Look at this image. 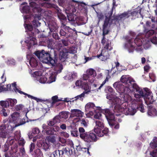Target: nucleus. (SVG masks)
Returning <instances> with one entry per match:
<instances>
[{
    "label": "nucleus",
    "instance_id": "nucleus-14",
    "mask_svg": "<svg viewBox=\"0 0 157 157\" xmlns=\"http://www.w3.org/2000/svg\"><path fill=\"white\" fill-rule=\"evenodd\" d=\"M71 113L70 117V118L74 117H82L83 115V113L81 110L77 109H75L71 110Z\"/></svg>",
    "mask_w": 157,
    "mask_h": 157
},
{
    "label": "nucleus",
    "instance_id": "nucleus-1",
    "mask_svg": "<svg viewBox=\"0 0 157 157\" xmlns=\"http://www.w3.org/2000/svg\"><path fill=\"white\" fill-rule=\"evenodd\" d=\"M121 82L125 86L119 82H115L113 84V87L120 93L125 92L129 93L130 88H132L133 91H136L137 94H135L134 97L136 98H140L141 97L146 98L145 102L148 105L152 104L154 101L153 97L151 95V93L148 89L144 91L142 90L136 83L134 79L126 75H122L120 78Z\"/></svg>",
    "mask_w": 157,
    "mask_h": 157
},
{
    "label": "nucleus",
    "instance_id": "nucleus-38",
    "mask_svg": "<svg viewBox=\"0 0 157 157\" xmlns=\"http://www.w3.org/2000/svg\"><path fill=\"white\" fill-rule=\"evenodd\" d=\"M67 17L69 21H75V15L71 13L67 14Z\"/></svg>",
    "mask_w": 157,
    "mask_h": 157
},
{
    "label": "nucleus",
    "instance_id": "nucleus-17",
    "mask_svg": "<svg viewBox=\"0 0 157 157\" xmlns=\"http://www.w3.org/2000/svg\"><path fill=\"white\" fill-rule=\"evenodd\" d=\"M148 107V115L151 117L157 116V111L155 108L152 105L149 106Z\"/></svg>",
    "mask_w": 157,
    "mask_h": 157
},
{
    "label": "nucleus",
    "instance_id": "nucleus-24",
    "mask_svg": "<svg viewBox=\"0 0 157 157\" xmlns=\"http://www.w3.org/2000/svg\"><path fill=\"white\" fill-rule=\"evenodd\" d=\"M59 117L56 116L52 120L48 121V125H48L49 127V126H54L56 124L59 122Z\"/></svg>",
    "mask_w": 157,
    "mask_h": 157
},
{
    "label": "nucleus",
    "instance_id": "nucleus-3",
    "mask_svg": "<svg viewBox=\"0 0 157 157\" xmlns=\"http://www.w3.org/2000/svg\"><path fill=\"white\" fill-rule=\"evenodd\" d=\"M128 102H122L121 105V107L118 109L117 111L116 112V113H113L108 109H104L102 110V112L105 114L106 119L109 121H114L115 119V115L117 116H121L124 112V110H125L128 108Z\"/></svg>",
    "mask_w": 157,
    "mask_h": 157
},
{
    "label": "nucleus",
    "instance_id": "nucleus-50",
    "mask_svg": "<svg viewBox=\"0 0 157 157\" xmlns=\"http://www.w3.org/2000/svg\"><path fill=\"white\" fill-rule=\"evenodd\" d=\"M96 113L94 115V117L96 119L100 120L101 118V114L100 112H95Z\"/></svg>",
    "mask_w": 157,
    "mask_h": 157
},
{
    "label": "nucleus",
    "instance_id": "nucleus-51",
    "mask_svg": "<svg viewBox=\"0 0 157 157\" xmlns=\"http://www.w3.org/2000/svg\"><path fill=\"white\" fill-rule=\"evenodd\" d=\"M91 78L89 75L86 73V74H84L83 75V79L84 80H88L90 82V79Z\"/></svg>",
    "mask_w": 157,
    "mask_h": 157
},
{
    "label": "nucleus",
    "instance_id": "nucleus-16",
    "mask_svg": "<svg viewBox=\"0 0 157 157\" xmlns=\"http://www.w3.org/2000/svg\"><path fill=\"white\" fill-rule=\"evenodd\" d=\"M86 73L89 75L91 78L90 79V82H93L95 79V77L96 76V72L92 68L88 69L86 71Z\"/></svg>",
    "mask_w": 157,
    "mask_h": 157
},
{
    "label": "nucleus",
    "instance_id": "nucleus-42",
    "mask_svg": "<svg viewBox=\"0 0 157 157\" xmlns=\"http://www.w3.org/2000/svg\"><path fill=\"white\" fill-rule=\"evenodd\" d=\"M68 52V53L74 54L76 52L75 48L72 46L69 48L68 49H67Z\"/></svg>",
    "mask_w": 157,
    "mask_h": 157
},
{
    "label": "nucleus",
    "instance_id": "nucleus-19",
    "mask_svg": "<svg viewBox=\"0 0 157 157\" xmlns=\"http://www.w3.org/2000/svg\"><path fill=\"white\" fill-rule=\"evenodd\" d=\"M124 112L122 114H124L126 115H134L136 112V109L135 108H132V106H129L127 109L124 110Z\"/></svg>",
    "mask_w": 157,
    "mask_h": 157
},
{
    "label": "nucleus",
    "instance_id": "nucleus-53",
    "mask_svg": "<svg viewBox=\"0 0 157 157\" xmlns=\"http://www.w3.org/2000/svg\"><path fill=\"white\" fill-rule=\"evenodd\" d=\"M77 74L75 73H71L69 75V78L70 79L75 78L77 77Z\"/></svg>",
    "mask_w": 157,
    "mask_h": 157
},
{
    "label": "nucleus",
    "instance_id": "nucleus-22",
    "mask_svg": "<svg viewBox=\"0 0 157 157\" xmlns=\"http://www.w3.org/2000/svg\"><path fill=\"white\" fill-rule=\"evenodd\" d=\"M125 94H120V96L122 99V101L124 102H128L131 100V97L128 94V93L125 92Z\"/></svg>",
    "mask_w": 157,
    "mask_h": 157
},
{
    "label": "nucleus",
    "instance_id": "nucleus-7",
    "mask_svg": "<svg viewBox=\"0 0 157 157\" xmlns=\"http://www.w3.org/2000/svg\"><path fill=\"white\" fill-rule=\"evenodd\" d=\"M137 14V12L136 11H133L131 13H129L128 12H125L117 16L114 15L112 16L111 17V23H113V22L114 21V23L115 24L116 21L124 20L126 18H128L131 16H133L134 15H136Z\"/></svg>",
    "mask_w": 157,
    "mask_h": 157
},
{
    "label": "nucleus",
    "instance_id": "nucleus-34",
    "mask_svg": "<svg viewBox=\"0 0 157 157\" xmlns=\"http://www.w3.org/2000/svg\"><path fill=\"white\" fill-rule=\"evenodd\" d=\"M9 102V107L10 108L12 109L14 105L17 102V100L15 99H10L8 100Z\"/></svg>",
    "mask_w": 157,
    "mask_h": 157
},
{
    "label": "nucleus",
    "instance_id": "nucleus-11",
    "mask_svg": "<svg viewBox=\"0 0 157 157\" xmlns=\"http://www.w3.org/2000/svg\"><path fill=\"white\" fill-rule=\"evenodd\" d=\"M94 132L98 137H102L105 135L107 136L109 132V129L107 128H105L103 130L101 131L100 128L98 127H95L94 128Z\"/></svg>",
    "mask_w": 157,
    "mask_h": 157
},
{
    "label": "nucleus",
    "instance_id": "nucleus-12",
    "mask_svg": "<svg viewBox=\"0 0 157 157\" xmlns=\"http://www.w3.org/2000/svg\"><path fill=\"white\" fill-rule=\"evenodd\" d=\"M68 54L66 48H63L62 50L60 51L59 54V59L61 62L65 61L67 58Z\"/></svg>",
    "mask_w": 157,
    "mask_h": 157
},
{
    "label": "nucleus",
    "instance_id": "nucleus-37",
    "mask_svg": "<svg viewBox=\"0 0 157 157\" xmlns=\"http://www.w3.org/2000/svg\"><path fill=\"white\" fill-rule=\"evenodd\" d=\"M32 24L33 25L34 28L35 30H36L39 31L38 29H36V28L38 27V25H40V23L38 21H37L36 19H34L32 22Z\"/></svg>",
    "mask_w": 157,
    "mask_h": 157
},
{
    "label": "nucleus",
    "instance_id": "nucleus-13",
    "mask_svg": "<svg viewBox=\"0 0 157 157\" xmlns=\"http://www.w3.org/2000/svg\"><path fill=\"white\" fill-rule=\"evenodd\" d=\"M62 29L60 30L59 33L61 36H68V33L71 32V29L69 27L63 25L62 27Z\"/></svg>",
    "mask_w": 157,
    "mask_h": 157
},
{
    "label": "nucleus",
    "instance_id": "nucleus-33",
    "mask_svg": "<svg viewBox=\"0 0 157 157\" xmlns=\"http://www.w3.org/2000/svg\"><path fill=\"white\" fill-rule=\"evenodd\" d=\"M7 90L13 91L17 90L16 84V83H13L12 84V86L11 85L8 84L7 85Z\"/></svg>",
    "mask_w": 157,
    "mask_h": 157
},
{
    "label": "nucleus",
    "instance_id": "nucleus-41",
    "mask_svg": "<svg viewBox=\"0 0 157 157\" xmlns=\"http://www.w3.org/2000/svg\"><path fill=\"white\" fill-rule=\"evenodd\" d=\"M97 17L98 18V24L104 18V15L101 13H97Z\"/></svg>",
    "mask_w": 157,
    "mask_h": 157
},
{
    "label": "nucleus",
    "instance_id": "nucleus-55",
    "mask_svg": "<svg viewBox=\"0 0 157 157\" xmlns=\"http://www.w3.org/2000/svg\"><path fill=\"white\" fill-rule=\"evenodd\" d=\"M23 108V106L22 104L17 105L15 107V109L17 111L21 110Z\"/></svg>",
    "mask_w": 157,
    "mask_h": 157
},
{
    "label": "nucleus",
    "instance_id": "nucleus-26",
    "mask_svg": "<svg viewBox=\"0 0 157 157\" xmlns=\"http://www.w3.org/2000/svg\"><path fill=\"white\" fill-rule=\"evenodd\" d=\"M29 63L31 67H36L38 65V62L33 57H31L29 61Z\"/></svg>",
    "mask_w": 157,
    "mask_h": 157
},
{
    "label": "nucleus",
    "instance_id": "nucleus-62",
    "mask_svg": "<svg viewBox=\"0 0 157 157\" xmlns=\"http://www.w3.org/2000/svg\"><path fill=\"white\" fill-rule=\"evenodd\" d=\"M46 78L44 77H41L39 79V81L41 83H44L46 82Z\"/></svg>",
    "mask_w": 157,
    "mask_h": 157
},
{
    "label": "nucleus",
    "instance_id": "nucleus-2",
    "mask_svg": "<svg viewBox=\"0 0 157 157\" xmlns=\"http://www.w3.org/2000/svg\"><path fill=\"white\" fill-rule=\"evenodd\" d=\"M47 43L48 47L51 49L49 52L44 50H42L41 51H38L35 52V54L43 63H50L54 65L58 58L57 53L53 48L54 42L52 39L48 40Z\"/></svg>",
    "mask_w": 157,
    "mask_h": 157
},
{
    "label": "nucleus",
    "instance_id": "nucleus-58",
    "mask_svg": "<svg viewBox=\"0 0 157 157\" xmlns=\"http://www.w3.org/2000/svg\"><path fill=\"white\" fill-rule=\"evenodd\" d=\"M149 76L150 78L154 82L156 80L155 76L154 74L152 73H150L149 74Z\"/></svg>",
    "mask_w": 157,
    "mask_h": 157
},
{
    "label": "nucleus",
    "instance_id": "nucleus-48",
    "mask_svg": "<svg viewBox=\"0 0 157 157\" xmlns=\"http://www.w3.org/2000/svg\"><path fill=\"white\" fill-rule=\"evenodd\" d=\"M22 10L24 12L28 13L30 11L29 7L27 6H25L23 7Z\"/></svg>",
    "mask_w": 157,
    "mask_h": 157
},
{
    "label": "nucleus",
    "instance_id": "nucleus-20",
    "mask_svg": "<svg viewBox=\"0 0 157 157\" xmlns=\"http://www.w3.org/2000/svg\"><path fill=\"white\" fill-rule=\"evenodd\" d=\"M48 25L50 31L51 32H55L57 29V25L56 22L53 21H49Z\"/></svg>",
    "mask_w": 157,
    "mask_h": 157
},
{
    "label": "nucleus",
    "instance_id": "nucleus-18",
    "mask_svg": "<svg viewBox=\"0 0 157 157\" xmlns=\"http://www.w3.org/2000/svg\"><path fill=\"white\" fill-rule=\"evenodd\" d=\"M109 56L108 51L105 50L104 52L103 50L101 53L98 55L96 56L98 58H100L102 61H105L109 58Z\"/></svg>",
    "mask_w": 157,
    "mask_h": 157
},
{
    "label": "nucleus",
    "instance_id": "nucleus-47",
    "mask_svg": "<svg viewBox=\"0 0 157 157\" xmlns=\"http://www.w3.org/2000/svg\"><path fill=\"white\" fill-rule=\"evenodd\" d=\"M151 41L154 44H157V34L151 38Z\"/></svg>",
    "mask_w": 157,
    "mask_h": 157
},
{
    "label": "nucleus",
    "instance_id": "nucleus-56",
    "mask_svg": "<svg viewBox=\"0 0 157 157\" xmlns=\"http://www.w3.org/2000/svg\"><path fill=\"white\" fill-rule=\"evenodd\" d=\"M7 134V133L5 132V131H0V136L3 138H6V137Z\"/></svg>",
    "mask_w": 157,
    "mask_h": 157
},
{
    "label": "nucleus",
    "instance_id": "nucleus-29",
    "mask_svg": "<svg viewBox=\"0 0 157 157\" xmlns=\"http://www.w3.org/2000/svg\"><path fill=\"white\" fill-rule=\"evenodd\" d=\"M69 113V112H62L60 113L59 114V115L57 116L59 117V121L62 118L64 119H66L68 118V114Z\"/></svg>",
    "mask_w": 157,
    "mask_h": 157
},
{
    "label": "nucleus",
    "instance_id": "nucleus-25",
    "mask_svg": "<svg viewBox=\"0 0 157 157\" xmlns=\"http://www.w3.org/2000/svg\"><path fill=\"white\" fill-rule=\"evenodd\" d=\"M60 153H61V156L62 157V155L65 154L67 155H70L72 154V152L71 153L70 152V149L68 147H65L62 148L61 150H60Z\"/></svg>",
    "mask_w": 157,
    "mask_h": 157
},
{
    "label": "nucleus",
    "instance_id": "nucleus-43",
    "mask_svg": "<svg viewBox=\"0 0 157 157\" xmlns=\"http://www.w3.org/2000/svg\"><path fill=\"white\" fill-rule=\"evenodd\" d=\"M25 95H27L28 97L29 98H31L32 99H34L36 100L37 102H42V100L41 99H40L38 98H37L36 97H33L32 95H31L29 94H26Z\"/></svg>",
    "mask_w": 157,
    "mask_h": 157
},
{
    "label": "nucleus",
    "instance_id": "nucleus-61",
    "mask_svg": "<svg viewBox=\"0 0 157 157\" xmlns=\"http://www.w3.org/2000/svg\"><path fill=\"white\" fill-rule=\"evenodd\" d=\"M83 82V81L82 80H77L75 82V85L76 86H80L81 87Z\"/></svg>",
    "mask_w": 157,
    "mask_h": 157
},
{
    "label": "nucleus",
    "instance_id": "nucleus-45",
    "mask_svg": "<svg viewBox=\"0 0 157 157\" xmlns=\"http://www.w3.org/2000/svg\"><path fill=\"white\" fill-rule=\"evenodd\" d=\"M52 103H55L56 102L62 101L61 99H58V97L57 95L52 97Z\"/></svg>",
    "mask_w": 157,
    "mask_h": 157
},
{
    "label": "nucleus",
    "instance_id": "nucleus-36",
    "mask_svg": "<svg viewBox=\"0 0 157 157\" xmlns=\"http://www.w3.org/2000/svg\"><path fill=\"white\" fill-rule=\"evenodd\" d=\"M41 145L42 148L45 151H47L49 149L50 146V145L49 144H48L45 142H43L42 144H41Z\"/></svg>",
    "mask_w": 157,
    "mask_h": 157
},
{
    "label": "nucleus",
    "instance_id": "nucleus-63",
    "mask_svg": "<svg viewBox=\"0 0 157 157\" xmlns=\"http://www.w3.org/2000/svg\"><path fill=\"white\" fill-rule=\"evenodd\" d=\"M1 114L5 117H6L7 116V113L6 112V110L3 108L2 110L1 111Z\"/></svg>",
    "mask_w": 157,
    "mask_h": 157
},
{
    "label": "nucleus",
    "instance_id": "nucleus-4",
    "mask_svg": "<svg viewBox=\"0 0 157 157\" xmlns=\"http://www.w3.org/2000/svg\"><path fill=\"white\" fill-rule=\"evenodd\" d=\"M79 136L85 142L87 143L96 142L98 139L97 135L91 132H86L82 127L78 128Z\"/></svg>",
    "mask_w": 157,
    "mask_h": 157
},
{
    "label": "nucleus",
    "instance_id": "nucleus-39",
    "mask_svg": "<svg viewBox=\"0 0 157 157\" xmlns=\"http://www.w3.org/2000/svg\"><path fill=\"white\" fill-rule=\"evenodd\" d=\"M0 104L1 106L3 108H7L9 107V102L8 101H1Z\"/></svg>",
    "mask_w": 157,
    "mask_h": 157
},
{
    "label": "nucleus",
    "instance_id": "nucleus-21",
    "mask_svg": "<svg viewBox=\"0 0 157 157\" xmlns=\"http://www.w3.org/2000/svg\"><path fill=\"white\" fill-rule=\"evenodd\" d=\"M57 61L54 65H52L51 64L48 63V65H51L52 66L54 67V70L55 71V72L56 74L60 73L62 70L63 69V66L61 64H57Z\"/></svg>",
    "mask_w": 157,
    "mask_h": 157
},
{
    "label": "nucleus",
    "instance_id": "nucleus-31",
    "mask_svg": "<svg viewBox=\"0 0 157 157\" xmlns=\"http://www.w3.org/2000/svg\"><path fill=\"white\" fill-rule=\"evenodd\" d=\"M104 46V48L108 51H111L113 49L111 46V42L109 40H107V43Z\"/></svg>",
    "mask_w": 157,
    "mask_h": 157
},
{
    "label": "nucleus",
    "instance_id": "nucleus-28",
    "mask_svg": "<svg viewBox=\"0 0 157 157\" xmlns=\"http://www.w3.org/2000/svg\"><path fill=\"white\" fill-rule=\"evenodd\" d=\"M81 87L85 90V92L86 93L90 91V87L89 86L88 83L87 82H83Z\"/></svg>",
    "mask_w": 157,
    "mask_h": 157
},
{
    "label": "nucleus",
    "instance_id": "nucleus-46",
    "mask_svg": "<svg viewBox=\"0 0 157 157\" xmlns=\"http://www.w3.org/2000/svg\"><path fill=\"white\" fill-rule=\"evenodd\" d=\"M61 153H60V150H56L52 154L54 157H58V155L59 156H61Z\"/></svg>",
    "mask_w": 157,
    "mask_h": 157
},
{
    "label": "nucleus",
    "instance_id": "nucleus-35",
    "mask_svg": "<svg viewBox=\"0 0 157 157\" xmlns=\"http://www.w3.org/2000/svg\"><path fill=\"white\" fill-rule=\"evenodd\" d=\"M95 123L96 124V127H99V128H102L104 127V124L103 122V121L102 120H98L95 121Z\"/></svg>",
    "mask_w": 157,
    "mask_h": 157
},
{
    "label": "nucleus",
    "instance_id": "nucleus-6",
    "mask_svg": "<svg viewBox=\"0 0 157 157\" xmlns=\"http://www.w3.org/2000/svg\"><path fill=\"white\" fill-rule=\"evenodd\" d=\"M24 26L26 31L27 32L28 35L29 36L28 38L29 39V40H27L25 42L29 44L30 46L35 45L36 42V39L35 37L36 33L33 32V26L32 25L29 24H25Z\"/></svg>",
    "mask_w": 157,
    "mask_h": 157
},
{
    "label": "nucleus",
    "instance_id": "nucleus-60",
    "mask_svg": "<svg viewBox=\"0 0 157 157\" xmlns=\"http://www.w3.org/2000/svg\"><path fill=\"white\" fill-rule=\"evenodd\" d=\"M150 147L153 149H155L157 147V144L153 141L150 143Z\"/></svg>",
    "mask_w": 157,
    "mask_h": 157
},
{
    "label": "nucleus",
    "instance_id": "nucleus-59",
    "mask_svg": "<svg viewBox=\"0 0 157 157\" xmlns=\"http://www.w3.org/2000/svg\"><path fill=\"white\" fill-rule=\"evenodd\" d=\"M85 94H86L85 92H84L83 93H82L81 94L78 95L76 97H75L76 99L75 100H76L77 99H79V98H83L84 97Z\"/></svg>",
    "mask_w": 157,
    "mask_h": 157
},
{
    "label": "nucleus",
    "instance_id": "nucleus-23",
    "mask_svg": "<svg viewBox=\"0 0 157 157\" xmlns=\"http://www.w3.org/2000/svg\"><path fill=\"white\" fill-rule=\"evenodd\" d=\"M96 106L94 103L91 102H89L87 103L85 106V109L86 112L87 111H95Z\"/></svg>",
    "mask_w": 157,
    "mask_h": 157
},
{
    "label": "nucleus",
    "instance_id": "nucleus-30",
    "mask_svg": "<svg viewBox=\"0 0 157 157\" xmlns=\"http://www.w3.org/2000/svg\"><path fill=\"white\" fill-rule=\"evenodd\" d=\"M144 32L145 33V36L147 38L151 36L155 33V31L151 29L148 30L146 28L144 29Z\"/></svg>",
    "mask_w": 157,
    "mask_h": 157
},
{
    "label": "nucleus",
    "instance_id": "nucleus-57",
    "mask_svg": "<svg viewBox=\"0 0 157 157\" xmlns=\"http://www.w3.org/2000/svg\"><path fill=\"white\" fill-rule=\"evenodd\" d=\"M35 144L33 143H31L29 146V152L31 153L33 152V150L34 149Z\"/></svg>",
    "mask_w": 157,
    "mask_h": 157
},
{
    "label": "nucleus",
    "instance_id": "nucleus-32",
    "mask_svg": "<svg viewBox=\"0 0 157 157\" xmlns=\"http://www.w3.org/2000/svg\"><path fill=\"white\" fill-rule=\"evenodd\" d=\"M132 40H128V44L127 45L128 47V51L129 53H132L134 51L135 48L131 44Z\"/></svg>",
    "mask_w": 157,
    "mask_h": 157
},
{
    "label": "nucleus",
    "instance_id": "nucleus-64",
    "mask_svg": "<svg viewBox=\"0 0 157 157\" xmlns=\"http://www.w3.org/2000/svg\"><path fill=\"white\" fill-rule=\"evenodd\" d=\"M61 134L62 136H63L65 138H68L69 136V134L66 132H61Z\"/></svg>",
    "mask_w": 157,
    "mask_h": 157
},
{
    "label": "nucleus",
    "instance_id": "nucleus-8",
    "mask_svg": "<svg viewBox=\"0 0 157 157\" xmlns=\"http://www.w3.org/2000/svg\"><path fill=\"white\" fill-rule=\"evenodd\" d=\"M107 99H109L108 102L113 107L114 106V109H113V113H116V112L117 111L118 109L121 107V105L122 103V99H121L119 98L116 97L112 98V97L107 96L106 97Z\"/></svg>",
    "mask_w": 157,
    "mask_h": 157
},
{
    "label": "nucleus",
    "instance_id": "nucleus-5",
    "mask_svg": "<svg viewBox=\"0 0 157 157\" xmlns=\"http://www.w3.org/2000/svg\"><path fill=\"white\" fill-rule=\"evenodd\" d=\"M10 145L7 144H5L2 147V150L4 152L5 157H18V153H17L18 150V145L15 144L11 147V149L9 150Z\"/></svg>",
    "mask_w": 157,
    "mask_h": 157
},
{
    "label": "nucleus",
    "instance_id": "nucleus-27",
    "mask_svg": "<svg viewBox=\"0 0 157 157\" xmlns=\"http://www.w3.org/2000/svg\"><path fill=\"white\" fill-rule=\"evenodd\" d=\"M32 154L33 157H43L42 152L39 148L35 150Z\"/></svg>",
    "mask_w": 157,
    "mask_h": 157
},
{
    "label": "nucleus",
    "instance_id": "nucleus-54",
    "mask_svg": "<svg viewBox=\"0 0 157 157\" xmlns=\"http://www.w3.org/2000/svg\"><path fill=\"white\" fill-rule=\"evenodd\" d=\"M52 36L53 38L55 39L56 40H59L60 38L58 35V34L57 33H53L52 34Z\"/></svg>",
    "mask_w": 157,
    "mask_h": 157
},
{
    "label": "nucleus",
    "instance_id": "nucleus-44",
    "mask_svg": "<svg viewBox=\"0 0 157 157\" xmlns=\"http://www.w3.org/2000/svg\"><path fill=\"white\" fill-rule=\"evenodd\" d=\"M47 140L50 142L52 143H54L55 141V137L54 136H49L46 137Z\"/></svg>",
    "mask_w": 157,
    "mask_h": 157
},
{
    "label": "nucleus",
    "instance_id": "nucleus-15",
    "mask_svg": "<svg viewBox=\"0 0 157 157\" xmlns=\"http://www.w3.org/2000/svg\"><path fill=\"white\" fill-rule=\"evenodd\" d=\"M142 40V38H140L139 37L137 36L134 40V43L137 47L136 48L135 50L137 51H141L143 50L142 47H141L143 43Z\"/></svg>",
    "mask_w": 157,
    "mask_h": 157
},
{
    "label": "nucleus",
    "instance_id": "nucleus-49",
    "mask_svg": "<svg viewBox=\"0 0 157 157\" xmlns=\"http://www.w3.org/2000/svg\"><path fill=\"white\" fill-rule=\"evenodd\" d=\"M150 155L152 157H157V148L150 152Z\"/></svg>",
    "mask_w": 157,
    "mask_h": 157
},
{
    "label": "nucleus",
    "instance_id": "nucleus-52",
    "mask_svg": "<svg viewBox=\"0 0 157 157\" xmlns=\"http://www.w3.org/2000/svg\"><path fill=\"white\" fill-rule=\"evenodd\" d=\"M108 81V78L107 77L105 80L102 82V83L101 84L100 86L97 89V91H98L99 90H100L101 88L103 86L105 83L106 82Z\"/></svg>",
    "mask_w": 157,
    "mask_h": 157
},
{
    "label": "nucleus",
    "instance_id": "nucleus-10",
    "mask_svg": "<svg viewBox=\"0 0 157 157\" xmlns=\"http://www.w3.org/2000/svg\"><path fill=\"white\" fill-rule=\"evenodd\" d=\"M42 128L45 133L47 135H53L56 134L57 132L59 131V127L57 125H55L52 128H50L45 124L42 125Z\"/></svg>",
    "mask_w": 157,
    "mask_h": 157
},
{
    "label": "nucleus",
    "instance_id": "nucleus-40",
    "mask_svg": "<svg viewBox=\"0 0 157 157\" xmlns=\"http://www.w3.org/2000/svg\"><path fill=\"white\" fill-rule=\"evenodd\" d=\"M71 134L72 136L75 137H78L79 135V132L77 129L71 131Z\"/></svg>",
    "mask_w": 157,
    "mask_h": 157
},
{
    "label": "nucleus",
    "instance_id": "nucleus-9",
    "mask_svg": "<svg viewBox=\"0 0 157 157\" xmlns=\"http://www.w3.org/2000/svg\"><path fill=\"white\" fill-rule=\"evenodd\" d=\"M112 16V11L108 12L107 15L105 16V18L102 25V36H105L106 35L108 34L109 32V30L108 28V26L109 22L111 24V17Z\"/></svg>",
    "mask_w": 157,
    "mask_h": 157
}]
</instances>
